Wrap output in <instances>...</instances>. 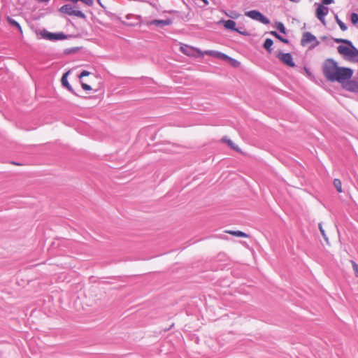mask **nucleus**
<instances>
[{
  "mask_svg": "<svg viewBox=\"0 0 358 358\" xmlns=\"http://www.w3.org/2000/svg\"><path fill=\"white\" fill-rule=\"evenodd\" d=\"M334 41L337 43H345L347 45H339L337 48L338 52L344 58L350 61H355L358 59V49H357L352 42L347 39L334 38Z\"/></svg>",
  "mask_w": 358,
  "mask_h": 358,
  "instance_id": "1",
  "label": "nucleus"
},
{
  "mask_svg": "<svg viewBox=\"0 0 358 358\" xmlns=\"http://www.w3.org/2000/svg\"><path fill=\"white\" fill-rule=\"evenodd\" d=\"M339 67L334 60L331 59L326 60L323 66V73L326 78L331 81Z\"/></svg>",
  "mask_w": 358,
  "mask_h": 358,
  "instance_id": "2",
  "label": "nucleus"
},
{
  "mask_svg": "<svg viewBox=\"0 0 358 358\" xmlns=\"http://www.w3.org/2000/svg\"><path fill=\"white\" fill-rule=\"evenodd\" d=\"M352 75V69L347 67H339L331 81H338L343 84L345 81L350 80Z\"/></svg>",
  "mask_w": 358,
  "mask_h": 358,
  "instance_id": "3",
  "label": "nucleus"
},
{
  "mask_svg": "<svg viewBox=\"0 0 358 358\" xmlns=\"http://www.w3.org/2000/svg\"><path fill=\"white\" fill-rule=\"evenodd\" d=\"M59 11L63 14H66L70 16L73 15L83 19H85L86 17L85 15L81 10H74L69 4L62 6L59 9Z\"/></svg>",
  "mask_w": 358,
  "mask_h": 358,
  "instance_id": "4",
  "label": "nucleus"
},
{
  "mask_svg": "<svg viewBox=\"0 0 358 358\" xmlns=\"http://www.w3.org/2000/svg\"><path fill=\"white\" fill-rule=\"evenodd\" d=\"M301 43L303 46L310 44V48H315L319 44L317 38L310 32L303 33Z\"/></svg>",
  "mask_w": 358,
  "mask_h": 358,
  "instance_id": "5",
  "label": "nucleus"
},
{
  "mask_svg": "<svg viewBox=\"0 0 358 358\" xmlns=\"http://www.w3.org/2000/svg\"><path fill=\"white\" fill-rule=\"evenodd\" d=\"M180 51L189 57H196V54L199 55H203V52L200 50L186 44H182L180 45Z\"/></svg>",
  "mask_w": 358,
  "mask_h": 358,
  "instance_id": "6",
  "label": "nucleus"
},
{
  "mask_svg": "<svg viewBox=\"0 0 358 358\" xmlns=\"http://www.w3.org/2000/svg\"><path fill=\"white\" fill-rule=\"evenodd\" d=\"M41 36L47 40L57 41L66 39L67 36L64 33H50L46 31H43L41 33Z\"/></svg>",
  "mask_w": 358,
  "mask_h": 358,
  "instance_id": "7",
  "label": "nucleus"
},
{
  "mask_svg": "<svg viewBox=\"0 0 358 358\" xmlns=\"http://www.w3.org/2000/svg\"><path fill=\"white\" fill-rule=\"evenodd\" d=\"M245 15L252 19L259 20L264 24H268L269 22L267 18H266L263 15H262V13L257 10H250L246 13Z\"/></svg>",
  "mask_w": 358,
  "mask_h": 358,
  "instance_id": "8",
  "label": "nucleus"
},
{
  "mask_svg": "<svg viewBox=\"0 0 358 358\" xmlns=\"http://www.w3.org/2000/svg\"><path fill=\"white\" fill-rule=\"evenodd\" d=\"M278 59L285 64L288 66H294V63L292 59V57L289 53H279L278 55Z\"/></svg>",
  "mask_w": 358,
  "mask_h": 358,
  "instance_id": "9",
  "label": "nucleus"
},
{
  "mask_svg": "<svg viewBox=\"0 0 358 358\" xmlns=\"http://www.w3.org/2000/svg\"><path fill=\"white\" fill-rule=\"evenodd\" d=\"M329 11L328 8L323 5H319L316 9V17L323 23H325L324 17L327 15Z\"/></svg>",
  "mask_w": 358,
  "mask_h": 358,
  "instance_id": "10",
  "label": "nucleus"
},
{
  "mask_svg": "<svg viewBox=\"0 0 358 358\" xmlns=\"http://www.w3.org/2000/svg\"><path fill=\"white\" fill-rule=\"evenodd\" d=\"M343 87L348 91L358 92V83L354 80H350L343 83Z\"/></svg>",
  "mask_w": 358,
  "mask_h": 358,
  "instance_id": "11",
  "label": "nucleus"
},
{
  "mask_svg": "<svg viewBox=\"0 0 358 358\" xmlns=\"http://www.w3.org/2000/svg\"><path fill=\"white\" fill-rule=\"evenodd\" d=\"M221 142L227 143L234 150L238 152H242L241 148L237 145H236L231 140L229 139L227 136L223 137L221 139Z\"/></svg>",
  "mask_w": 358,
  "mask_h": 358,
  "instance_id": "12",
  "label": "nucleus"
},
{
  "mask_svg": "<svg viewBox=\"0 0 358 358\" xmlns=\"http://www.w3.org/2000/svg\"><path fill=\"white\" fill-rule=\"evenodd\" d=\"M172 23V20L170 19L166 20H154L150 22V24L156 26H166Z\"/></svg>",
  "mask_w": 358,
  "mask_h": 358,
  "instance_id": "13",
  "label": "nucleus"
},
{
  "mask_svg": "<svg viewBox=\"0 0 358 358\" xmlns=\"http://www.w3.org/2000/svg\"><path fill=\"white\" fill-rule=\"evenodd\" d=\"M224 27L227 29H230L236 31H238V29H236V22L231 20H227L222 21Z\"/></svg>",
  "mask_w": 358,
  "mask_h": 358,
  "instance_id": "14",
  "label": "nucleus"
},
{
  "mask_svg": "<svg viewBox=\"0 0 358 358\" xmlns=\"http://www.w3.org/2000/svg\"><path fill=\"white\" fill-rule=\"evenodd\" d=\"M69 73H70V71L66 72L62 76V79H61V83L64 87H66L69 91L73 92V90L67 80Z\"/></svg>",
  "mask_w": 358,
  "mask_h": 358,
  "instance_id": "15",
  "label": "nucleus"
},
{
  "mask_svg": "<svg viewBox=\"0 0 358 358\" xmlns=\"http://www.w3.org/2000/svg\"><path fill=\"white\" fill-rule=\"evenodd\" d=\"M225 233L231 234L234 236H237V237H243V238H248L249 237L248 234H247L243 231H241L226 230Z\"/></svg>",
  "mask_w": 358,
  "mask_h": 358,
  "instance_id": "16",
  "label": "nucleus"
},
{
  "mask_svg": "<svg viewBox=\"0 0 358 358\" xmlns=\"http://www.w3.org/2000/svg\"><path fill=\"white\" fill-rule=\"evenodd\" d=\"M273 43V42L271 38H266L263 46L268 52H271Z\"/></svg>",
  "mask_w": 358,
  "mask_h": 358,
  "instance_id": "17",
  "label": "nucleus"
},
{
  "mask_svg": "<svg viewBox=\"0 0 358 358\" xmlns=\"http://www.w3.org/2000/svg\"><path fill=\"white\" fill-rule=\"evenodd\" d=\"M334 186L335 187V188L336 189V190L338 191V193L343 192L342 182H341V180L337 179V178L334 179Z\"/></svg>",
  "mask_w": 358,
  "mask_h": 358,
  "instance_id": "18",
  "label": "nucleus"
},
{
  "mask_svg": "<svg viewBox=\"0 0 358 358\" xmlns=\"http://www.w3.org/2000/svg\"><path fill=\"white\" fill-rule=\"evenodd\" d=\"M6 20H7L8 22L10 25H12V26H14V27H17V29H19L22 31V28H21V27H20V24H19L17 22H16L15 20H13V18H11V17H9V16H8V17H6Z\"/></svg>",
  "mask_w": 358,
  "mask_h": 358,
  "instance_id": "19",
  "label": "nucleus"
},
{
  "mask_svg": "<svg viewBox=\"0 0 358 358\" xmlns=\"http://www.w3.org/2000/svg\"><path fill=\"white\" fill-rule=\"evenodd\" d=\"M203 55H209V56L214 57L216 58H219V55H220V52L213 51V50H206V51L203 52Z\"/></svg>",
  "mask_w": 358,
  "mask_h": 358,
  "instance_id": "20",
  "label": "nucleus"
},
{
  "mask_svg": "<svg viewBox=\"0 0 358 358\" xmlns=\"http://www.w3.org/2000/svg\"><path fill=\"white\" fill-rule=\"evenodd\" d=\"M271 34L274 36L276 38H278V40H280V41H282L285 43H289V41L287 39L284 38L282 36H280L276 31H271Z\"/></svg>",
  "mask_w": 358,
  "mask_h": 358,
  "instance_id": "21",
  "label": "nucleus"
},
{
  "mask_svg": "<svg viewBox=\"0 0 358 358\" xmlns=\"http://www.w3.org/2000/svg\"><path fill=\"white\" fill-rule=\"evenodd\" d=\"M228 63L233 67H235V68H237V67H239L240 65H241V63L240 62H238V60L235 59H233L231 57L229 58V61H228Z\"/></svg>",
  "mask_w": 358,
  "mask_h": 358,
  "instance_id": "22",
  "label": "nucleus"
},
{
  "mask_svg": "<svg viewBox=\"0 0 358 358\" xmlns=\"http://www.w3.org/2000/svg\"><path fill=\"white\" fill-rule=\"evenodd\" d=\"M336 22L342 31H346L348 29L347 26L343 23L338 17H336Z\"/></svg>",
  "mask_w": 358,
  "mask_h": 358,
  "instance_id": "23",
  "label": "nucleus"
},
{
  "mask_svg": "<svg viewBox=\"0 0 358 358\" xmlns=\"http://www.w3.org/2000/svg\"><path fill=\"white\" fill-rule=\"evenodd\" d=\"M318 226H319L320 231L323 238H324V240L327 242V243L329 244V240H328V238L327 237L326 234L324 232V229L322 227V223H319Z\"/></svg>",
  "mask_w": 358,
  "mask_h": 358,
  "instance_id": "24",
  "label": "nucleus"
},
{
  "mask_svg": "<svg viewBox=\"0 0 358 358\" xmlns=\"http://www.w3.org/2000/svg\"><path fill=\"white\" fill-rule=\"evenodd\" d=\"M277 29L282 34H285V27L282 22H278L276 25Z\"/></svg>",
  "mask_w": 358,
  "mask_h": 358,
  "instance_id": "25",
  "label": "nucleus"
},
{
  "mask_svg": "<svg viewBox=\"0 0 358 358\" xmlns=\"http://www.w3.org/2000/svg\"><path fill=\"white\" fill-rule=\"evenodd\" d=\"M351 264L353 268V270L356 274V276H358V264L354 261H351Z\"/></svg>",
  "mask_w": 358,
  "mask_h": 358,
  "instance_id": "26",
  "label": "nucleus"
},
{
  "mask_svg": "<svg viewBox=\"0 0 358 358\" xmlns=\"http://www.w3.org/2000/svg\"><path fill=\"white\" fill-rule=\"evenodd\" d=\"M351 20L353 24H356L358 22V14L352 13L351 15Z\"/></svg>",
  "mask_w": 358,
  "mask_h": 358,
  "instance_id": "27",
  "label": "nucleus"
},
{
  "mask_svg": "<svg viewBox=\"0 0 358 358\" xmlns=\"http://www.w3.org/2000/svg\"><path fill=\"white\" fill-rule=\"evenodd\" d=\"M81 87L85 91H90L92 90V87L90 85H89L87 83H83V82H81Z\"/></svg>",
  "mask_w": 358,
  "mask_h": 358,
  "instance_id": "28",
  "label": "nucleus"
},
{
  "mask_svg": "<svg viewBox=\"0 0 358 358\" xmlns=\"http://www.w3.org/2000/svg\"><path fill=\"white\" fill-rule=\"evenodd\" d=\"M219 58L228 62L230 57L227 56V55H225L224 53L220 52V55H219Z\"/></svg>",
  "mask_w": 358,
  "mask_h": 358,
  "instance_id": "29",
  "label": "nucleus"
},
{
  "mask_svg": "<svg viewBox=\"0 0 358 358\" xmlns=\"http://www.w3.org/2000/svg\"><path fill=\"white\" fill-rule=\"evenodd\" d=\"M219 58L228 62L230 57L227 56V55H225L224 53L220 52V55H219Z\"/></svg>",
  "mask_w": 358,
  "mask_h": 358,
  "instance_id": "30",
  "label": "nucleus"
},
{
  "mask_svg": "<svg viewBox=\"0 0 358 358\" xmlns=\"http://www.w3.org/2000/svg\"><path fill=\"white\" fill-rule=\"evenodd\" d=\"M80 1L88 6H92L94 3L93 0H80Z\"/></svg>",
  "mask_w": 358,
  "mask_h": 358,
  "instance_id": "31",
  "label": "nucleus"
},
{
  "mask_svg": "<svg viewBox=\"0 0 358 358\" xmlns=\"http://www.w3.org/2000/svg\"><path fill=\"white\" fill-rule=\"evenodd\" d=\"M90 74V73L87 71H83L81 72V73L79 75V78L81 79L82 78L85 76H87Z\"/></svg>",
  "mask_w": 358,
  "mask_h": 358,
  "instance_id": "32",
  "label": "nucleus"
},
{
  "mask_svg": "<svg viewBox=\"0 0 358 358\" xmlns=\"http://www.w3.org/2000/svg\"><path fill=\"white\" fill-rule=\"evenodd\" d=\"M333 3V0H322V3L324 5H329Z\"/></svg>",
  "mask_w": 358,
  "mask_h": 358,
  "instance_id": "33",
  "label": "nucleus"
},
{
  "mask_svg": "<svg viewBox=\"0 0 358 358\" xmlns=\"http://www.w3.org/2000/svg\"><path fill=\"white\" fill-rule=\"evenodd\" d=\"M238 33H240L242 35H244V36H246L248 35V33L246 31H238Z\"/></svg>",
  "mask_w": 358,
  "mask_h": 358,
  "instance_id": "34",
  "label": "nucleus"
},
{
  "mask_svg": "<svg viewBox=\"0 0 358 358\" xmlns=\"http://www.w3.org/2000/svg\"><path fill=\"white\" fill-rule=\"evenodd\" d=\"M38 2L41 3H48L50 0H36Z\"/></svg>",
  "mask_w": 358,
  "mask_h": 358,
  "instance_id": "35",
  "label": "nucleus"
},
{
  "mask_svg": "<svg viewBox=\"0 0 358 358\" xmlns=\"http://www.w3.org/2000/svg\"><path fill=\"white\" fill-rule=\"evenodd\" d=\"M289 1L292 2H298L299 1V0H289Z\"/></svg>",
  "mask_w": 358,
  "mask_h": 358,
  "instance_id": "36",
  "label": "nucleus"
},
{
  "mask_svg": "<svg viewBox=\"0 0 358 358\" xmlns=\"http://www.w3.org/2000/svg\"><path fill=\"white\" fill-rule=\"evenodd\" d=\"M98 3L101 6V0H97Z\"/></svg>",
  "mask_w": 358,
  "mask_h": 358,
  "instance_id": "37",
  "label": "nucleus"
},
{
  "mask_svg": "<svg viewBox=\"0 0 358 358\" xmlns=\"http://www.w3.org/2000/svg\"><path fill=\"white\" fill-rule=\"evenodd\" d=\"M357 62H358V59H357Z\"/></svg>",
  "mask_w": 358,
  "mask_h": 358,
  "instance_id": "38",
  "label": "nucleus"
}]
</instances>
